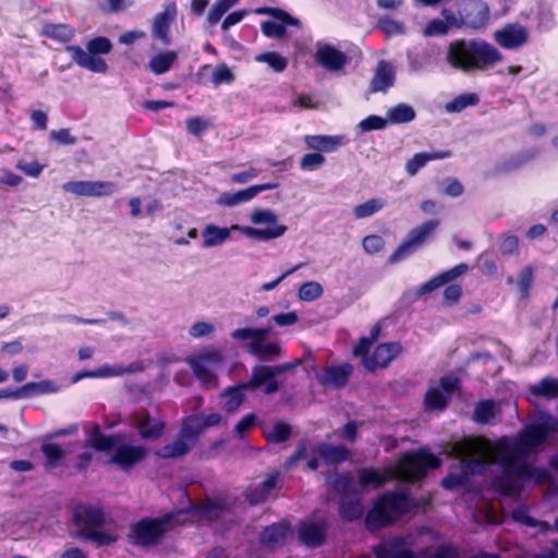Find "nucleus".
Masks as SVG:
<instances>
[{
    "label": "nucleus",
    "mask_w": 558,
    "mask_h": 558,
    "mask_svg": "<svg viewBox=\"0 0 558 558\" xmlns=\"http://www.w3.org/2000/svg\"><path fill=\"white\" fill-rule=\"evenodd\" d=\"M555 420L543 417L530 424L517 436H504L496 441L484 437L466 438L449 446L448 453L457 461L442 480L446 489L466 487L471 477L490 474V485L501 494L518 495L525 481L545 484L550 474L545 469L529 464L526 458L535 453L554 428Z\"/></svg>",
    "instance_id": "f257e3e1"
},
{
    "label": "nucleus",
    "mask_w": 558,
    "mask_h": 558,
    "mask_svg": "<svg viewBox=\"0 0 558 558\" xmlns=\"http://www.w3.org/2000/svg\"><path fill=\"white\" fill-rule=\"evenodd\" d=\"M440 459L426 449L403 454L396 465L384 470L363 469L359 471V482L349 474L339 475L332 483L333 489L341 496L340 514L345 520H354L362 515V492L368 487L379 488L388 481L396 478L413 482L422 478L429 469L440 466Z\"/></svg>",
    "instance_id": "f03ea898"
},
{
    "label": "nucleus",
    "mask_w": 558,
    "mask_h": 558,
    "mask_svg": "<svg viewBox=\"0 0 558 558\" xmlns=\"http://www.w3.org/2000/svg\"><path fill=\"white\" fill-rule=\"evenodd\" d=\"M198 514L201 519L214 521L229 515L228 509L219 501L207 500L193 507L192 511L178 510L157 519H144L131 527L129 537L136 545L157 543L166 531L175 524L185 523L190 517Z\"/></svg>",
    "instance_id": "7ed1b4c3"
},
{
    "label": "nucleus",
    "mask_w": 558,
    "mask_h": 558,
    "mask_svg": "<svg viewBox=\"0 0 558 558\" xmlns=\"http://www.w3.org/2000/svg\"><path fill=\"white\" fill-rule=\"evenodd\" d=\"M250 221L255 226H265V228L240 225H232L230 227H220L215 223L206 225L201 233L202 246L204 248L221 246L230 240L233 231L257 241L278 239L287 231V227L278 222L275 211L268 208L253 209L250 214Z\"/></svg>",
    "instance_id": "20e7f679"
},
{
    "label": "nucleus",
    "mask_w": 558,
    "mask_h": 558,
    "mask_svg": "<svg viewBox=\"0 0 558 558\" xmlns=\"http://www.w3.org/2000/svg\"><path fill=\"white\" fill-rule=\"evenodd\" d=\"M447 62L462 71H483L502 60L501 53L483 40H456L448 47Z\"/></svg>",
    "instance_id": "39448f33"
},
{
    "label": "nucleus",
    "mask_w": 558,
    "mask_h": 558,
    "mask_svg": "<svg viewBox=\"0 0 558 558\" xmlns=\"http://www.w3.org/2000/svg\"><path fill=\"white\" fill-rule=\"evenodd\" d=\"M77 535L98 546L110 545L119 538L118 525L96 506H78L73 514Z\"/></svg>",
    "instance_id": "423d86ee"
},
{
    "label": "nucleus",
    "mask_w": 558,
    "mask_h": 558,
    "mask_svg": "<svg viewBox=\"0 0 558 558\" xmlns=\"http://www.w3.org/2000/svg\"><path fill=\"white\" fill-rule=\"evenodd\" d=\"M427 505V501H414L405 493H386L376 500L374 507L368 511L366 525L371 530L386 526L414 509H422L425 511Z\"/></svg>",
    "instance_id": "0eeeda50"
},
{
    "label": "nucleus",
    "mask_w": 558,
    "mask_h": 558,
    "mask_svg": "<svg viewBox=\"0 0 558 558\" xmlns=\"http://www.w3.org/2000/svg\"><path fill=\"white\" fill-rule=\"evenodd\" d=\"M87 441L99 451H112L110 462L126 470L140 462L147 453L143 446L125 444L122 435H105L95 426Z\"/></svg>",
    "instance_id": "6e6552de"
},
{
    "label": "nucleus",
    "mask_w": 558,
    "mask_h": 558,
    "mask_svg": "<svg viewBox=\"0 0 558 558\" xmlns=\"http://www.w3.org/2000/svg\"><path fill=\"white\" fill-rule=\"evenodd\" d=\"M350 452L343 446H332L329 444L303 442L298 451L286 462L289 469L299 461H305L306 466L316 470L320 463L337 464L348 460Z\"/></svg>",
    "instance_id": "1a4fd4ad"
},
{
    "label": "nucleus",
    "mask_w": 558,
    "mask_h": 558,
    "mask_svg": "<svg viewBox=\"0 0 558 558\" xmlns=\"http://www.w3.org/2000/svg\"><path fill=\"white\" fill-rule=\"evenodd\" d=\"M270 328H238L231 338L245 342L246 351L262 360H271L280 355L281 348L277 341L267 338Z\"/></svg>",
    "instance_id": "9d476101"
},
{
    "label": "nucleus",
    "mask_w": 558,
    "mask_h": 558,
    "mask_svg": "<svg viewBox=\"0 0 558 558\" xmlns=\"http://www.w3.org/2000/svg\"><path fill=\"white\" fill-rule=\"evenodd\" d=\"M186 363L191 367L193 374L207 388L217 386L216 369L223 363V354L221 350L215 347H205L186 357Z\"/></svg>",
    "instance_id": "9b49d317"
},
{
    "label": "nucleus",
    "mask_w": 558,
    "mask_h": 558,
    "mask_svg": "<svg viewBox=\"0 0 558 558\" xmlns=\"http://www.w3.org/2000/svg\"><path fill=\"white\" fill-rule=\"evenodd\" d=\"M85 51L80 46H66L72 60L81 68L94 73H105L108 69L105 60L97 54H106L111 51L112 45L106 37H96L89 40Z\"/></svg>",
    "instance_id": "f8f14e48"
},
{
    "label": "nucleus",
    "mask_w": 558,
    "mask_h": 558,
    "mask_svg": "<svg viewBox=\"0 0 558 558\" xmlns=\"http://www.w3.org/2000/svg\"><path fill=\"white\" fill-rule=\"evenodd\" d=\"M379 335V327L375 326L371 331V338H362L354 347V355L363 359L364 366L374 371L386 367L400 353L401 347L397 342L379 344L371 356H366L372 343Z\"/></svg>",
    "instance_id": "ddd939ff"
},
{
    "label": "nucleus",
    "mask_w": 558,
    "mask_h": 558,
    "mask_svg": "<svg viewBox=\"0 0 558 558\" xmlns=\"http://www.w3.org/2000/svg\"><path fill=\"white\" fill-rule=\"evenodd\" d=\"M440 221L437 219L427 220L420 226L413 228L407 234L404 241L400 244V246L396 250V252L391 255V262H398L412 253H414L418 247L428 242L437 228L439 227Z\"/></svg>",
    "instance_id": "4468645a"
},
{
    "label": "nucleus",
    "mask_w": 558,
    "mask_h": 558,
    "mask_svg": "<svg viewBox=\"0 0 558 558\" xmlns=\"http://www.w3.org/2000/svg\"><path fill=\"white\" fill-rule=\"evenodd\" d=\"M404 546L403 538L386 539L375 548V556L376 558H413L412 551ZM425 558H458V554L450 546H440L434 555Z\"/></svg>",
    "instance_id": "2eb2a0df"
},
{
    "label": "nucleus",
    "mask_w": 558,
    "mask_h": 558,
    "mask_svg": "<svg viewBox=\"0 0 558 558\" xmlns=\"http://www.w3.org/2000/svg\"><path fill=\"white\" fill-rule=\"evenodd\" d=\"M255 13L271 15L270 20L264 21L260 24L263 34L269 38L279 39L286 36H290V33L288 32L289 27L294 26L299 28L301 26L299 20L279 9L259 8L255 11Z\"/></svg>",
    "instance_id": "dca6fc26"
},
{
    "label": "nucleus",
    "mask_w": 558,
    "mask_h": 558,
    "mask_svg": "<svg viewBox=\"0 0 558 558\" xmlns=\"http://www.w3.org/2000/svg\"><path fill=\"white\" fill-rule=\"evenodd\" d=\"M62 190L78 197H106L113 195L118 186L111 181H69Z\"/></svg>",
    "instance_id": "f3484780"
},
{
    "label": "nucleus",
    "mask_w": 558,
    "mask_h": 558,
    "mask_svg": "<svg viewBox=\"0 0 558 558\" xmlns=\"http://www.w3.org/2000/svg\"><path fill=\"white\" fill-rule=\"evenodd\" d=\"M459 379L450 374L444 376L439 381V387H432L425 396V404L429 410H442L448 399L459 389Z\"/></svg>",
    "instance_id": "a211bd4d"
},
{
    "label": "nucleus",
    "mask_w": 558,
    "mask_h": 558,
    "mask_svg": "<svg viewBox=\"0 0 558 558\" xmlns=\"http://www.w3.org/2000/svg\"><path fill=\"white\" fill-rule=\"evenodd\" d=\"M315 61L330 72L340 71L347 63V56L335 46L317 43Z\"/></svg>",
    "instance_id": "6ab92c4d"
},
{
    "label": "nucleus",
    "mask_w": 558,
    "mask_h": 558,
    "mask_svg": "<svg viewBox=\"0 0 558 558\" xmlns=\"http://www.w3.org/2000/svg\"><path fill=\"white\" fill-rule=\"evenodd\" d=\"M278 187L277 183H265L250 186L245 190L236 192H226L219 195L217 204L226 207H234L243 203H247L256 197L259 193Z\"/></svg>",
    "instance_id": "aec40b11"
},
{
    "label": "nucleus",
    "mask_w": 558,
    "mask_h": 558,
    "mask_svg": "<svg viewBox=\"0 0 558 558\" xmlns=\"http://www.w3.org/2000/svg\"><path fill=\"white\" fill-rule=\"evenodd\" d=\"M496 43L506 49H518L527 41V31L518 24H509L494 34Z\"/></svg>",
    "instance_id": "412c9836"
},
{
    "label": "nucleus",
    "mask_w": 558,
    "mask_h": 558,
    "mask_svg": "<svg viewBox=\"0 0 558 558\" xmlns=\"http://www.w3.org/2000/svg\"><path fill=\"white\" fill-rule=\"evenodd\" d=\"M142 371V366L140 363H132L130 365L123 364H113V365H104L92 372H82L77 373L72 381L77 383L78 380L85 377H98V378H108V377H120L125 374H131Z\"/></svg>",
    "instance_id": "4be33fe9"
},
{
    "label": "nucleus",
    "mask_w": 558,
    "mask_h": 558,
    "mask_svg": "<svg viewBox=\"0 0 558 558\" xmlns=\"http://www.w3.org/2000/svg\"><path fill=\"white\" fill-rule=\"evenodd\" d=\"M177 12V4L169 2L165 5L163 11L154 19L153 35L165 45L170 44L169 28L170 24L175 20Z\"/></svg>",
    "instance_id": "5701e85b"
},
{
    "label": "nucleus",
    "mask_w": 558,
    "mask_h": 558,
    "mask_svg": "<svg viewBox=\"0 0 558 558\" xmlns=\"http://www.w3.org/2000/svg\"><path fill=\"white\" fill-rule=\"evenodd\" d=\"M275 377V368L263 365L256 366L253 369L252 379L245 385H247V388H264L266 393H272L278 389Z\"/></svg>",
    "instance_id": "b1692460"
},
{
    "label": "nucleus",
    "mask_w": 558,
    "mask_h": 558,
    "mask_svg": "<svg viewBox=\"0 0 558 558\" xmlns=\"http://www.w3.org/2000/svg\"><path fill=\"white\" fill-rule=\"evenodd\" d=\"M395 77V66L388 61H379L371 82L372 92H386L393 85Z\"/></svg>",
    "instance_id": "393cba45"
},
{
    "label": "nucleus",
    "mask_w": 558,
    "mask_h": 558,
    "mask_svg": "<svg viewBox=\"0 0 558 558\" xmlns=\"http://www.w3.org/2000/svg\"><path fill=\"white\" fill-rule=\"evenodd\" d=\"M133 425L137 428L144 439L158 438L163 429V423L145 413H137L133 416Z\"/></svg>",
    "instance_id": "a878e982"
},
{
    "label": "nucleus",
    "mask_w": 558,
    "mask_h": 558,
    "mask_svg": "<svg viewBox=\"0 0 558 558\" xmlns=\"http://www.w3.org/2000/svg\"><path fill=\"white\" fill-rule=\"evenodd\" d=\"M352 371L353 368L349 363L330 366L319 375L318 380L327 387H342L345 385Z\"/></svg>",
    "instance_id": "bb28decb"
},
{
    "label": "nucleus",
    "mask_w": 558,
    "mask_h": 558,
    "mask_svg": "<svg viewBox=\"0 0 558 558\" xmlns=\"http://www.w3.org/2000/svg\"><path fill=\"white\" fill-rule=\"evenodd\" d=\"M326 524L323 521H306L300 525L299 536L302 543L310 547L319 546L325 537Z\"/></svg>",
    "instance_id": "cd10ccee"
},
{
    "label": "nucleus",
    "mask_w": 558,
    "mask_h": 558,
    "mask_svg": "<svg viewBox=\"0 0 558 558\" xmlns=\"http://www.w3.org/2000/svg\"><path fill=\"white\" fill-rule=\"evenodd\" d=\"M304 142L313 150L331 153L344 144V137L340 135H306Z\"/></svg>",
    "instance_id": "c85d7f7f"
},
{
    "label": "nucleus",
    "mask_w": 558,
    "mask_h": 558,
    "mask_svg": "<svg viewBox=\"0 0 558 558\" xmlns=\"http://www.w3.org/2000/svg\"><path fill=\"white\" fill-rule=\"evenodd\" d=\"M451 156L449 150L432 151V153H418L415 154L405 166L407 172L410 175H415L420 169H422L428 161L437 159H446Z\"/></svg>",
    "instance_id": "c756f323"
},
{
    "label": "nucleus",
    "mask_w": 558,
    "mask_h": 558,
    "mask_svg": "<svg viewBox=\"0 0 558 558\" xmlns=\"http://www.w3.org/2000/svg\"><path fill=\"white\" fill-rule=\"evenodd\" d=\"M193 445L190 439L185 438L180 433L179 437L172 444L159 448L156 454L165 459L179 458L187 453Z\"/></svg>",
    "instance_id": "7c9ffc66"
},
{
    "label": "nucleus",
    "mask_w": 558,
    "mask_h": 558,
    "mask_svg": "<svg viewBox=\"0 0 558 558\" xmlns=\"http://www.w3.org/2000/svg\"><path fill=\"white\" fill-rule=\"evenodd\" d=\"M289 531V525L284 522L272 524L265 527L260 536V542L271 547L277 546L283 543Z\"/></svg>",
    "instance_id": "2f4dec72"
},
{
    "label": "nucleus",
    "mask_w": 558,
    "mask_h": 558,
    "mask_svg": "<svg viewBox=\"0 0 558 558\" xmlns=\"http://www.w3.org/2000/svg\"><path fill=\"white\" fill-rule=\"evenodd\" d=\"M248 389L247 385L242 384L234 387H229L221 395V404L222 408L228 412L235 411L244 400V391Z\"/></svg>",
    "instance_id": "473e14b6"
},
{
    "label": "nucleus",
    "mask_w": 558,
    "mask_h": 558,
    "mask_svg": "<svg viewBox=\"0 0 558 558\" xmlns=\"http://www.w3.org/2000/svg\"><path fill=\"white\" fill-rule=\"evenodd\" d=\"M177 58L178 53L172 50L159 52L151 57L148 68L156 75L163 74L171 69Z\"/></svg>",
    "instance_id": "72a5a7b5"
},
{
    "label": "nucleus",
    "mask_w": 558,
    "mask_h": 558,
    "mask_svg": "<svg viewBox=\"0 0 558 558\" xmlns=\"http://www.w3.org/2000/svg\"><path fill=\"white\" fill-rule=\"evenodd\" d=\"M41 34L60 43H68L74 37V29L65 24H46Z\"/></svg>",
    "instance_id": "f704fd0d"
},
{
    "label": "nucleus",
    "mask_w": 558,
    "mask_h": 558,
    "mask_svg": "<svg viewBox=\"0 0 558 558\" xmlns=\"http://www.w3.org/2000/svg\"><path fill=\"white\" fill-rule=\"evenodd\" d=\"M278 477V473L270 474L259 485V487L252 489L246 496L250 504L254 505L263 501L266 498V496L271 492V489L275 488Z\"/></svg>",
    "instance_id": "c9c22d12"
},
{
    "label": "nucleus",
    "mask_w": 558,
    "mask_h": 558,
    "mask_svg": "<svg viewBox=\"0 0 558 558\" xmlns=\"http://www.w3.org/2000/svg\"><path fill=\"white\" fill-rule=\"evenodd\" d=\"M60 390V387L52 380H41L38 383H27L20 388L19 393H27V397L33 395L54 393Z\"/></svg>",
    "instance_id": "e433bc0d"
},
{
    "label": "nucleus",
    "mask_w": 558,
    "mask_h": 558,
    "mask_svg": "<svg viewBox=\"0 0 558 558\" xmlns=\"http://www.w3.org/2000/svg\"><path fill=\"white\" fill-rule=\"evenodd\" d=\"M498 404L492 400H485L476 404L474 410V421L481 424L490 423L496 413Z\"/></svg>",
    "instance_id": "4c0bfd02"
},
{
    "label": "nucleus",
    "mask_w": 558,
    "mask_h": 558,
    "mask_svg": "<svg viewBox=\"0 0 558 558\" xmlns=\"http://www.w3.org/2000/svg\"><path fill=\"white\" fill-rule=\"evenodd\" d=\"M414 118V109L405 104H399L387 111V121L391 123H407Z\"/></svg>",
    "instance_id": "58836bf2"
},
{
    "label": "nucleus",
    "mask_w": 558,
    "mask_h": 558,
    "mask_svg": "<svg viewBox=\"0 0 558 558\" xmlns=\"http://www.w3.org/2000/svg\"><path fill=\"white\" fill-rule=\"evenodd\" d=\"M204 430L203 424L198 415H191L184 418L182 423L181 434L190 439L193 444L196 442L199 434Z\"/></svg>",
    "instance_id": "ea45409f"
},
{
    "label": "nucleus",
    "mask_w": 558,
    "mask_h": 558,
    "mask_svg": "<svg viewBox=\"0 0 558 558\" xmlns=\"http://www.w3.org/2000/svg\"><path fill=\"white\" fill-rule=\"evenodd\" d=\"M216 331V325L209 320H196L187 329L192 339L211 338Z\"/></svg>",
    "instance_id": "a19ab883"
},
{
    "label": "nucleus",
    "mask_w": 558,
    "mask_h": 558,
    "mask_svg": "<svg viewBox=\"0 0 558 558\" xmlns=\"http://www.w3.org/2000/svg\"><path fill=\"white\" fill-rule=\"evenodd\" d=\"M324 293L323 286L317 281H307L301 284L298 296L303 302H313L318 300Z\"/></svg>",
    "instance_id": "79ce46f5"
},
{
    "label": "nucleus",
    "mask_w": 558,
    "mask_h": 558,
    "mask_svg": "<svg viewBox=\"0 0 558 558\" xmlns=\"http://www.w3.org/2000/svg\"><path fill=\"white\" fill-rule=\"evenodd\" d=\"M240 0H218L208 11L207 22L210 25L217 24L221 17Z\"/></svg>",
    "instance_id": "37998d69"
},
{
    "label": "nucleus",
    "mask_w": 558,
    "mask_h": 558,
    "mask_svg": "<svg viewBox=\"0 0 558 558\" xmlns=\"http://www.w3.org/2000/svg\"><path fill=\"white\" fill-rule=\"evenodd\" d=\"M264 436L269 442L278 444L284 441L290 436V426L283 423H276L264 428Z\"/></svg>",
    "instance_id": "c03bdc74"
},
{
    "label": "nucleus",
    "mask_w": 558,
    "mask_h": 558,
    "mask_svg": "<svg viewBox=\"0 0 558 558\" xmlns=\"http://www.w3.org/2000/svg\"><path fill=\"white\" fill-rule=\"evenodd\" d=\"M255 60L257 62L267 63L276 72H283L288 65V60L275 51L258 53Z\"/></svg>",
    "instance_id": "a18cd8bd"
},
{
    "label": "nucleus",
    "mask_w": 558,
    "mask_h": 558,
    "mask_svg": "<svg viewBox=\"0 0 558 558\" xmlns=\"http://www.w3.org/2000/svg\"><path fill=\"white\" fill-rule=\"evenodd\" d=\"M530 391L534 396L555 398L558 396V380L553 378H545L541 383L531 386Z\"/></svg>",
    "instance_id": "49530a36"
},
{
    "label": "nucleus",
    "mask_w": 558,
    "mask_h": 558,
    "mask_svg": "<svg viewBox=\"0 0 558 558\" xmlns=\"http://www.w3.org/2000/svg\"><path fill=\"white\" fill-rule=\"evenodd\" d=\"M512 517L515 521L521 522L527 526L539 527L542 531L549 530L548 523L533 519L529 514V509L524 506L517 507L512 512Z\"/></svg>",
    "instance_id": "de8ad7c7"
},
{
    "label": "nucleus",
    "mask_w": 558,
    "mask_h": 558,
    "mask_svg": "<svg viewBox=\"0 0 558 558\" xmlns=\"http://www.w3.org/2000/svg\"><path fill=\"white\" fill-rule=\"evenodd\" d=\"M385 204V201L381 198H372L361 205L355 206L353 214L356 218L369 217L384 208Z\"/></svg>",
    "instance_id": "09e8293b"
},
{
    "label": "nucleus",
    "mask_w": 558,
    "mask_h": 558,
    "mask_svg": "<svg viewBox=\"0 0 558 558\" xmlns=\"http://www.w3.org/2000/svg\"><path fill=\"white\" fill-rule=\"evenodd\" d=\"M41 451L46 457L47 465L50 469L56 468L64 456L63 450L56 444H44Z\"/></svg>",
    "instance_id": "8fccbe9b"
},
{
    "label": "nucleus",
    "mask_w": 558,
    "mask_h": 558,
    "mask_svg": "<svg viewBox=\"0 0 558 558\" xmlns=\"http://www.w3.org/2000/svg\"><path fill=\"white\" fill-rule=\"evenodd\" d=\"M326 162V158L319 153L305 154L300 160V168L303 171H314Z\"/></svg>",
    "instance_id": "3c124183"
},
{
    "label": "nucleus",
    "mask_w": 558,
    "mask_h": 558,
    "mask_svg": "<svg viewBox=\"0 0 558 558\" xmlns=\"http://www.w3.org/2000/svg\"><path fill=\"white\" fill-rule=\"evenodd\" d=\"M477 102V96L472 94H465L457 97L452 101L446 105V110L448 112H459L466 108L468 106L474 105Z\"/></svg>",
    "instance_id": "603ef678"
},
{
    "label": "nucleus",
    "mask_w": 558,
    "mask_h": 558,
    "mask_svg": "<svg viewBox=\"0 0 558 558\" xmlns=\"http://www.w3.org/2000/svg\"><path fill=\"white\" fill-rule=\"evenodd\" d=\"M234 80L231 69L226 64H219L214 69L213 83L217 86L220 84H230Z\"/></svg>",
    "instance_id": "864d4df0"
},
{
    "label": "nucleus",
    "mask_w": 558,
    "mask_h": 558,
    "mask_svg": "<svg viewBox=\"0 0 558 558\" xmlns=\"http://www.w3.org/2000/svg\"><path fill=\"white\" fill-rule=\"evenodd\" d=\"M449 31V25L442 21L441 19H434L423 31V34L427 37L430 36H440L447 34Z\"/></svg>",
    "instance_id": "5fc2aeb1"
},
{
    "label": "nucleus",
    "mask_w": 558,
    "mask_h": 558,
    "mask_svg": "<svg viewBox=\"0 0 558 558\" xmlns=\"http://www.w3.org/2000/svg\"><path fill=\"white\" fill-rule=\"evenodd\" d=\"M16 168L27 177L38 178L45 169V166L39 163L37 160L29 162L21 160L16 163Z\"/></svg>",
    "instance_id": "6e6d98bb"
},
{
    "label": "nucleus",
    "mask_w": 558,
    "mask_h": 558,
    "mask_svg": "<svg viewBox=\"0 0 558 558\" xmlns=\"http://www.w3.org/2000/svg\"><path fill=\"white\" fill-rule=\"evenodd\" d=\"M387 125V120L378 116H369L359 123L362 132H369L373 130H381Z\"/></svg>",
    "instance_id": "4d7b16f0"
},
{
    "label": "nucleus",
    "mask_w": 558,
    "mask_h": 558,
    "mask_svg": "<svg viewBox=\"0 0 558 558\" xmlns=\"http://www.w3.org/2000/svg\"><path fill=\"white\" fill-rule=\"evenodd\" d=\"M50 138L61 145H73L76 143V137L73 136L68 129L51 131Z\"/></svg>",
    "instance_id": "13d9d810"
},
{
    "label": "nucleus",
    "mask_w": 558,
    "mask_h": 558,
    "mask_svg": "<svg viewBox=\"0 0 558 558\" xmlns=\"http://www.w3.org/2000/svg\"><path fill=\"white\" fill-rule=\"evenodd\" d=\"M533 281V268L531 266L522 269L519 279L518 286L523 294H526L532 286Z\"/></svg>",
    "instance_id": "bf43d9fd"
},
{
    "label": "nucleus",
    "mask_w": 558,
    "mask_h": 558,
    "mask_svg": "<svg viewBox=\"0 0 558 558\" xmlns=\"http://www.w3.org/2000/svg\"><path fill=\"white\" fill-rule=\"evenodd\" d=\"M469 270V266L464 263L454 266L453 268L440 274L441 280H444V284L457 279L458 277L464 275Z\"/></svg>",
    "instance_id": "052dcab7"
},
{
    "label": "nucleus",
    "mask_w": 558,
    "mask_h": 558,
    "mask_svg": "<svg viewBox=\"0 0 558 558\" xmlns=\"http://www.w3.org/2000/svg\"><path fill=\"white\" fill-rule=\"evenodd\" d=\"M383 246L384 240L379 235H368L363 240V247L367 253H377L383 248Z\"/></svg>",
    "instance_id": "680f3d73"
},
{
    "label": "nucleus",
    "mask_w": 558,
    "mask_h": 558,
    "mask_svg": "<svg viewBox=\"0 0 558 558\" xmlns=\"http://www.w3.org/2000/svg\"><path fill=\"white\" fill-rule=\"evenodd\" d=\"M258 175V170L255 168H250L245 171L233 173L231 175V181L236 184H245L251 180L255 179Z\"/></svg>",
    "instance_id": "e2e57ef3"
},
{
    "label": "nucleus",
    "mask_w": 558,
    "mask_h": 558,
    "mask_svg": "<svg viewBox=\"0 0 558 558\" xmlns=\"http://www.w3.org/2000/svg\"><path fill=\"white\" fill-rule=\"evenodd\" d=\"M247 13L248 12L246 10H240V11H234V12L230 13L229 15H227V17L223 20V22L221 24L222 31H227L231 26L240 23L247 15Z\"/></svg>",
    "instance_id": "0e129e2a"
},
{
    "label": "nucleus",
    "mask_w": 558,
    "mask_h": 558,
    "mask_svg": "<svg viewBox=\"0 0 558 558\" xmlns=\"http://www.w3.org/2000/svg\"><path fill=\"white\" fill-rule=\"evenodd\" d=\"M428 62V53L423 52L422 54L417 56H410L409 54V65L410 69L414 72L423 71Z\"/></svg>",
    "instance_id": "69168bd1"
},
{
    "label": "nucleus",
    "mask_w": 558,
    "mask_h": 558,
    "mask_svg": "<svg viewBox=\"0 0 558 558\" xmlns=\"http://www.w3.org/2000/svg\"><path fill=\"white\" fill-rule=\"evenodd\" d=\"M279 326H291L299 320V316L295 312L280 313L271 318Z\"/></svg>",
    "instance_id": "338daca9"
},
{
    "label": "nucleus",
    "mask_w": 558,
    "mask_h": 558,
    "mask_svg": "<svg viewBox=\"0 0 558 558\" xmlns=\"http://www.w3.org/2000/svg\"><path fill=\"white\" fill-rule=\"evenodd\" d=\"M256 423L254 414H247L235 425V433L241 437L245 432L251 429Z\"/></svg>",
    "instance_id": "774afa93"
}]
</instances>
